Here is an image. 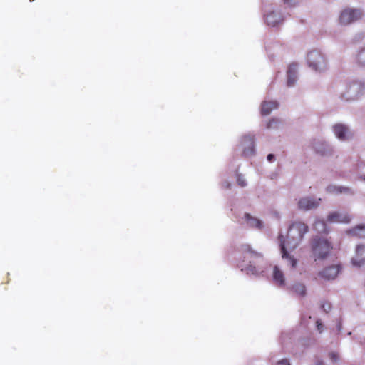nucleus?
<instances>
[{
	"label": "nucleus",
	"instance_id": "nucleus-1",
	"mask_svg": "<svg viewBox=\"0 0 365 365\" xmlns=\"http://www.w3.org/2000/svg\"><path fill=\"white\" fill-rule=\"evenodd\" d=\"M308 230L309 227L305 223L300 221H295L289 227L287 240H285L282 235H279L278 237L282 257L283 259L289 260L292 268L296 267L297 260L288 253L287 247L290 250H294L297 248Z\"/></svg>",
	"mask_w": 365,
	"mask_h": 365
},
{
	"label": "nucleus",
	"instance_id": "nucleus-2",
	"mask_svg": "<svg viewBox=\"0 0 365 365\" xmlns=\"http://www.w3.org/2000/svg\"><path fill=\"white\" fill-rule=\"evenodd\" d=\"M311 247L314 261L325 259L333 249L331 243L327 239L319 237L312 239Z\"/></svg>",
	"mask_w": 365,
	"mask_h": 365
},
{
	"label": "nucleus",
	"instance_id": "nucleus-3",
	"mask_svg": "<svg viewBox=\"0 0 365 365\" xmlns=\"http://www.w3.org/2000/svg\"><path fill=\"white\" fill-rule=\"evenodd\" d=\"M240 251L243 256V262L247 264L246 269L252 273L256 272L255 264L262 258V255L253 250L249 245H242Z\"/></svg>",
	"mask_w": 365,
	"mask_h": 365
},
{
	"label": "nucleus",
	"instance_id": "nucleus-4",
	"mask_svg": "<svg viewBox=\"0 0 365 365\" xmlns=\"http://www.w3.org/2000/svg\"><path fill=\"white\" fill-rule=\"evenodd\" d=\"M307 62L309 67L315 71H323L327 68V63L322 55L317 51H310L307 55Z\"/></svg>",
	"mask_w": 365,
	"mask_h": 365
},
{
	"label": "nucleus",
	"instance_id": "nucleus-5",
	"mask_svg": "<svg viewBox=\"0 0 365 365\" xmlns=\"http://www.w3.org/2000/svg\"><path fill=\"white\" fill-rule=\"evenodd\" d=\"M362 16V13L359 9H344L340 15L339 22L342 25L349 24Z\"/></svg>",
	"mask_w": 365,
	"mask_h": 365
},
{
	"label": "nucleus",
	"instance_id": "nucleus-6",
	"mask_svg": "<svg viewBox=\"0 0 365 365\" xmlns=\"http://www.w3.org/2000/svg\"><path fill=\"white\" fill-rule=\"evenodd\" d=\"M351 220V216L345 212L335 211L330 212L327 217V221L329 223L348 224Z\"/></svg>",
	"mask_w": 365,
	"mask_h": 365
},
{
	"label": "nucleus",
	"instance_id": "nucleus-7",
	"mask_svg": "<svg viewBox=\"0 0 365 365\" xmlns=\"http://www.w3.org/2000/svg\"><path fill=\"white\" fill-rule=\"evenodd\" d=\"M341 271V267L339 264L331 265L327 267L323 270L319 272V277L325 280H333L339 274Z\"/></svg>",
	"mask_w": 365,
	"mask_h": 365
},
{
	"label": "nucleus",
	"instance_id": "nucleus-8",
	"mask_svg": "<svg viewBox=\"0 0 365 365\" xmlns=\"http://www.w3.org/2000/svg\"><path fill=\"white\" fill-rule=\"evenodd\" d=\"M321 199L318 200L311 197H303L298 202V207L300 210H309L316 208L319 206Z\"/></svg>",
	"mask_w": 365,
	"mask_h": 365
},
{
	"label": "nucleus",
	"instance_id": "nucleus-9",
	"mask_svg": "<svg viewBox=\"0 0 365 365\" xmlns=\"http://www.w3.org/2000/svg\"><path fill=\"white\" fill-rule=\"evenodd\" d=\"M352 263L356 266H361L365 263V245H358L356 249V255L352 258Z\"/></svg>",
	"mask_w": 365,
	"mask_h": 365
},
{
	"label": "nucleus",
	"instance_id": "nucleus-10",
	"mask_svg": "<svg viewBox=\"0 0 365 365\" xmlns=\"http://www.w3.org/2000/svg\"><path fill=\"white\" fill-rule=\"evenodd\" d=\"M279 104L277 101H263L261 105V114L262 115H268L273 110L278 108Z\"/></svg>",
	"mask_w": 365,
	"mask_h": 365
},
{
	"label": "nucleus",
	"instance_id": "nucleus-11",
	"mask_svg": "<svg viewBox=\"0 0 365 365\" xmlns=\"http://www.w3.org/2000/svg\"><path fill=\"white\" fill-rule=\"evenodd\" d=\"M297 65L295 63H292L289 66L287 70V85L289 86H292L294 84L297 80Z\"/></svg>",
	"mask_w": 365,
	"mask_h": 365
},
{
	"label": "nucleus",
	"instance_id": "nucleus-12",
	"mask_svg": "<svg viewBox=\"0 0 365 365\" xmlns=\"http://www.w3.org/2000/svg\"><path fill=\"white\" fill-rule=\"evenodd\" d=\"M334 132L339 139L344 140L347 138L346 134H348L349 130L343 124H336L334 126Z\"/></svg>",
	"mask_w": 365,
	"mask_h": 365
},
{
	"label": "nucleus",
	"instance_id": "nucleus-13",
	"mask_svg": "<svg viewBox=\"0 0 365 365\" xmlns=\"http://www.w3.org/2000/svg\"><path fill=\"white\" fill-rule=\"evenodd\" d=\"M348 235L357 237L359 238H365V225H357L347 231Z\"/></svg>",
	"mask_w": 365,
	"mask_h": 365
},
{
	"label": "nucleus",
	"instance_id": "nucleus-14",
	"mask_svg": "<svg viewBox=\"0 0 365 365\" xmlns=\"http://www.w3.org/2000/svg\"><path fill=\"white\" fill-rule=\"evenodd\" d=\"M273 279L275 283L279 286H284L285 284L284 274L277 266L274 267Z\"/></svg>",
	"mask_w": 365,
	"mask_h": 365
},
{
	"label": "nucleus",
	"instance_id": "nucleus-15",
	"mask_svg": "<svg viewBox=\"0 0 365 365\" xmlns=\"http://www.w3.org/2000/svg\"><path fill=\"white\" fill-rule=\"evenodd\" d=\"M245 220H247L248 225L252 227H255L258 229L262 228V223L260 220L253 217L250 214L246 213L245 215Z\"/></svg>",
	"mask_w": 365,
	"mask_h": 365
},
{
	"label": "nucleus",
	"instance_id": "nucleus-16",
	"mask_svg": "<svg viewBox=\"0 0 365 365\" xmlns=\"http://www.w3.org/2000/svg\"><path fill=\"white\" fill-rule=\"evenodd\" d=\"M293 292L300 296L304 297L306 294V287L303 284L297 283L292 286Z\"/></svg>",
	"mask_w": 365,
	"mask_h": 365
},
{
	"label": "nucleus",
	"instance_id": "nucleus-17",
	"mask_svg": "<svg viewBox=\"0 0 365 365\" xmlns=\"http://www.w3.org/2000/svg\"><path fill=\"white\" fill-rule=\"evenodd\" d=\"M314 228L320 232H327V225L324 220H317L314 224Z\"/></svg>",
	"mask_w": 365,
	"mask_h": 365
},
{
	"label": "nucleus",
	"instance_id": "nucleus-18",
	"mask_svg": "<svg viewBox=\"0 0 365 365\" xmlns=\"http://www.w3.org/2000/svg\"><path fill=\"white\" fill-rule=\"evenodd\" d=\"M277 15L272 12L265 16V21L268 25H272L274 26L277 23L278 19L277 18Z\"/></svg>",
	"mask_w": 365,
	"mask_h": 365
},
{
	"label": "nucleus",
	"instance_id": "nucleus-19",
	"mask_svg": "<svg viewBox=\"0 0 365 365\" xmlns=\"http://www.w3.org/2000/svg\"><path fill=\"white\" fill-rule=\"evenodd\" d=\"M245 140H247L249 141V147L247 150L243 151V155L245 156L253 155L255 152L253 140L250 137H245Z\"/></svg>",
	"mask_w": 365,
	"mask_h": 365
},
{
	"label": "nucleus",
	"instance_id": "nucleus-20",
	"mask_svg": "<svg viewBox=\"0 0 365 365\" xmlns=\"http://www.w3.org/2000/svg\"><path fill=\"white\" fill-rule=\"evenodd\" d=\"M356 61L359 65L365 66V46L358 52L356 55Z\"/></svg>",
	"mask_w": 365,
	"mask_h": 365
},
{
	"label": "nucleus",
	"instance_id": "nucleus-21",
	"mask_svg": "<svg viewBox=\"0 0 365 365\" xmlns=\"http://www.w3.org/2000/svg\"><path fill=\"white\" fill-rule=\"evenodd\" d=\"M237 183L239 186L244 187L247 185L245 179L242 174H237Z\"/></svg>",
	"mask_w": 365,
	"mask_h": 365
},
{
	"label": "nucleus",
	"instance_id": "nucleus-22",
	"mask_svg": "<svg viewBox=\"0 0 365 365\" xmlns=\"http://www.w3.org/2000/svg\"><path fill=\"white\" fill-rule=\"evenodd\" d=\"M279 121L277 119L272 118L269 120L267 125V128H276L278 127Z\"/></svg>",
	"mask_w": 365,
	"mask_h": 365
},
{
	"label": "nucleus",
	"instance_id": "nucleus-23",
	"mask_svg": "<svg viewBox=\"0 0 365 365\" xmlns=\"http://www.w3.org/2000/svg\"><path fill=\"white\" fill-rule=\"evenodd\" d=\"M327 190L330 192H342L344 190H347V188H342L341 187L336 186H329L327 187Z\"/></svg>",
	"mask_w": 365,
	"mask_h": 365
},
{
	"label": "nucleus",
	"instance_id": "nucleus-24",
	"mask_svg": "<svg viewBox=\"0 0 365 365\" xmlns=\"http://www.w3.org/2000/svg\"><path fill=\"white\" fill-rule=\"evenodd\" d=\"M322 309L326 312L328 313L331 309V304L328 302H324L322 305Z\"/></svg>",
	"mask_w": 365,
	"mask_h": 365
},
{
	"label": "nucleus",
	"instance_id": "nucleus-25",
	"mask_svg": "<svg viewBox=\"0 0 365 365\" xmlns=\"http://www.w3.org/2000/svg\"><path fill=\"white\" fill-rule=\"evenodd\" d=\"M317 329L321 333L323 331L324 326L320 320H317L316 322Z\"/></svg>",
	"mask_w": 365,
	"mask_h": 365
},
{
	"label": "nucleus",
	"instance_id": "nucleus-26",
	"mask_svg": "<svg viewBox=\"0 0 365 365\" xmlns=\"http://www.w3.org/2000/svg\"><path fill=\"white\" fill-rule=\"evenodd\" d=\"M329 357L334 362H336L339 360V355L334 352H331L329 354Z\"/></svg>",
	"mask_w": 365,
	"mask_h": 365
},
{
	"label": "nucleus",
	"instance_id": "nucleus-27",
	"mask_svg": "<svg viewBox=\"0 0 365 365\" xmlns=\"http://www.w3.org/2000/svg\"><path fill=\"white\" fill-rule=\"evenodd\" d=\"M277 365H290L289 361L287 359H283L277 362Z\"/></svg>",
	"mask_w": 365,
	"mask_h": 365
},
{
	"label": "nucleus",
	"instance_id": "nucleus-28",
	"mask_svg": "<svg viewBox=\"0 0 365 365\" xmlns=\"http://www.w3.org/2000/svg\"><path fill=\"white\" fill-rule=\"evenodd\" d=\"M274 159V155L273 154H269V155H267V160H268L269 161H270V162H271V161H272Z\"/></svg>",
	"mask_w": 365,
	"mask_h": 365
},
{
	"label": "nucleus",
	"instance_id": "nucleus-29",
	"mask_svg": "<svg viewBox=\"0 0 365 365\" xmlns=\"http://www.w3.org/2000/svg\"><path fill=\"white\" fill-rule=\"evenodd\" d=\"M317 365H324L322 361H319Z\"/></svg>",
	"mask_w": 365,
	"mask_h": 365
},
{
	"label": "nucleus",
	"instance_id": "nucleus-30",
	"mask_svg": "<svg viewBox=\"0 0 365 365\" xmlns=\"http://www.w3.org/2000/svg\"><path fill=\"white\" fill-rule=\"evenodd\" d=\"M284 3H289L290 0H283Z\"/></svg>",
	"mask_w": 365,
	"mask_h": 365
},
{
	"label": "nucleus",
	"instance_id": "nucleus-31",
	"mask_svg": "<svg viewBox=\"0 0 365 365\" xmlns=\"http://www.w3.org/2000/svg\"><path fill=\"white\" fill-rule=\"evenodd\" d=\"M227 188H230V185L228 183L227 184Z\"/></svg>",
	"mask_w": 365,
	"mask_h": 365
}]
</instances>
